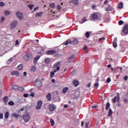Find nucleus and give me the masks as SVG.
<instances>
[{"label":"nucleus","mask_w":128,"mask_h":128,"mask_svg":"<svg viewBox=\"0 0 128 128\" xmlns=\"http://www.w3.org/2000/svg\"><path fill=\"white\" fill-rule=\"evenodd\" d=\"M60 62H58L56 63L54 66V72H57L60 70Z\"/></svg>","instance_id":"obj_1"},{"label":"nucleus","mask_w":128,"mask_h":128,"mask_svg":"<svg viewBox=\"0 0 128 128\" xmlns=\"http://www.w3.org/2000/svg\"><path fill=\"white\" fill-rule=\"evenodd\" d=\"M34 84L36 88H40L42 86V80L38 79H36L34 82Z\"/></svg>","instance_id":"obj_2"},{"label":"nucleus","mask_w":128,"mask_h":128,"mask_svg":"<svg viewBox=\"0 0 128 128\" xmlns=\"http://www.w3.org/2000/svg\"><path fill=\"white\" fill-rule=\"evenodd\" d=\"M32 58V54H28L25 55L24 57V60L25 62H28L29 60Z\"/></svg>","instance_id":"obj_3"},{"label":"nucleus","mask_w":128,"mask_h":128,"mask_svg":"<svg viewBox=\"0 0 128 128\" xmlns=\"http://www.w3.org/2000/svg\"><path fill=\"white\" fill-rule=\"evenodd\" d=\"M26 108H22L18 111V114H20V116H23L26 114Z\"/></svg>","instance_id":"obj_4"},{"label":"nucleus","mask_w":128,"mask_h":128,"mask_svg":"<svg viewBox=\"0 0 128 128\" xmlns=\"http://www.w3.org/2000/svg\"><path fill=\"white\" fill-rule=\"evenodd\" d=\"M48 109L50 112H54L56 110V106L54 104H50L48 106Z\"/></svg>","instance_id":"obj_5"},{"label":"nucleus","mask_w":128,"mask_h":128,"mask_svg":"<svg viewBox=\"0 0 128 128\" xmlns=\"http://www.w3.org/2000/svg\"><path fill=\"white\" fill-rule=\"evenodd\" d=\"M122 32H124V34H128V24H124V26L123 28Z\"/></svg>","instance_id":"obj_6"},{"label":"nucleus","mask_w":128,"mask_h":128,"mask_svg":"<svg viewBox=\"0 0 128 128\" xmlns=\"http://www.w3.org/2000/svg\"><path fill=\"white\" fill-rule=\"evenodd\" d=\"M16 16L19 20H20L24 18V15H22V14L20 12H16Z\"/></svg>","instance_id":"obj_7"},{"label":"nucleus","mask_w":128,"mask_h":128,"mask_svg":"<svg viewBox=\"0 0 128 128\" xmlns=\"http://www.w3.org/2000/svg\"><path fill=\"white\" fill-rule=\"evenodd\" d=\"M23 120L26 122H30V116L28 114L25 115L23 117Z\"/></svg>","instance_id":"obj_8"},{"label":"nucleus","mask_w":128,"mask_h":128,"mask_svg":"<svg viewBox=\"0 0 128 128\" xmlns=\"http://www.w3.org/2000/svg\"><path fill=\"white\" fill-rule=\"evenodd\" d=\"M17 24H18V21L16 20L14 21L10 24V28L11 29L14 28L16 26Z\"/></svg>","instance_id":"obj_9"},{"label":"nucleus","mask_w":128,"mask_h":128,"mask_svg":"<svg viewBox=\"0 0 128 128\" xmlns=\"http://www.w3.org/2000/svg\"><path fill=\"white\" fill-rule=\"evenodd\" d=\"M42 106V101H38L36 106V110H40Z\"/></svg>","instance_id":"obj_10"},{"label":"nucleus","mask_w":128,"mask_h":128,"mask_svg":"<svg viewBox=\"0 0 128 128\" xmlns=\"http://www.w3.org/2000/svg\"><path fill=\"white\" fill-rule=\"evenodd\" d=\"M71 40L72 44H74V46H76V44H78V40L76 38H74L73 40Z\"/></svg>","instance_id":"obj_11"},{"label":"nucleus","mask_w":128,"mask_h":128,"mask_svg":"<svg viewBox=\"0 0 128 128\" xmlns=\"http://www.w3.org/2000/svg\"><path fill=\"white\" fill-rule=\"evenodd\" d=\"M12 76H20V74L18 71H12L11 72Z\"/></svg>","instance_id":"obj_12"},{"label":"nucleus","mask_w":128,"mask_h":128,"mask_svg":"<svg viewBox=\"0 0 128 128\" xmlns=\"http://www.w3.org/2000/svg\"><path fill=\"white\" fill-rule=\"evenodd\" d=\"M100 80V79L98 78H97L96 80V83L94 85V88H98L99 84L98 82Z\"/></svg>","instance_id":"obj_13"},{"label":"nucleus","mask_w":128,"mask_h":128,"mask_svg":"<svg viewBox=\"0 0 128 128\" xmlns=\"http://www.w3.org/2000/svg\"><path fill=\"white\" fill-rule=\"evenodd\" d=\"M98 13H94L92 14V18H93V20H97V18H98Z\"/></svg>","instance_id":"obj_14"},{"label":"nucleus","mask_w":128,"mask_h":128,"mask_svg":"<svg viewBox=\"0 0 128 128\" xmlns=\"http://www.w3.org/2000/svg\"><path fill=\"white\" fill-rule=\"evenodd\" d=\"M74 56L72 55L68 58V62H74Z\"/></svg>","instance_id":"obj_15"},{"label":"nucleus","mask_w":128,"mask_h":128,"mask_svg":"<svg viewBox=\"0 0 128 128\" xmlns=\"http://www.w3.org/2000/svg\"><path fill=\"white\" fill-rule=\"evenodd\" d=\"M12 116L16 118H18L20 116V114H18L16 113H12Z\"/></svg>","instance_id":"obj_16"},{"label":"nucleus","mask_w":128,"mask_h":128,"mask_svg":"<svg viewBox=\"0 0 128 128\" xmlns=\"http://www.w3.org/2000/svg\"><path fill=\"white\" fill-rule=\"evenodd\" d=\"M48 54H56V51L54 50H50L46 52Z\"/></svg>","instance_id":"obj_17"},{"label":"nucleus","mask_w":128,"mask_h":128,"mask_svg":"<svg viewBox=\"0 0 128 128\" xmlns=\"http://www.w3.org/2000/svg\"><path fill=\"white\" fill-rule=\"evenodd\" d=\"M72 44V40L70 39L68 40L62 44H65V46H68V44Z\"/></svg>","instance_id":"obj_18"},{"label":"nucleus","mask_w":128,"mask_h":128,"mask_svg":"<svg viewBox=\"0 0 128 128\" xmlns=\"http://www.w3.org/2000/svg\"><path fill=\"white\" fill-rule=\"evenodd\" d=\"M72 4H75V6H78V0H71Z\"/></svg>","instance_id":"obj_19"},{"label":"nucleus","mask_w":128,"mask_h":128,"mask_svg":"<svg viewBox=\"0 0 128 128\" xmlns=\"http://www.w3.org/2000/svg\"><path fill=\"white\" fill-rule=\"evenodd\" d=\"M73 84L75 86H78V81L77 80H74L73 81Z\"/></svg>","instance_id":"obj_20"},{"label":"nucleus","mask_w":128,"mask_h":128,"mask_svg":"<svg viewBox=\"0 0 128 128\" xmlns=\"http://www.w3.org/2000/svg\"><path fill=\"white\" fill-rule=\"evenodd\" d=\"M44 62H45V64H50V59L48 58H46V59H45Z\"/></svg>","instance_id":"obj_21"},{"label":"nucleus","mask_w":128,"mask_h":128,"mask_svg":"<svg viewBox=\"0 0 128 128\" xmlns=\"http://www.w3.org/2000/svg\"><path fill=\"white\" fill-rule=\"evenodd\" d=\"M46 98H48V100H52V95L50 94H48L47 96H46Z\"/></svg>","instance_id":"obj_22"},{"label":"nucleus","mask_w":128,"mask_h":128,"mask_svg":"<svg viewBox=\"0 0 128 128\" xmlns=\"http://www.w3.org/2000/svg\"><path fill=\"white\" fill-rule=\"evenodd\" d=\"M112 10V6H108V8H106V12H110Z\"/></svg>","instance_id":"obj_23"},{"label":"nucleus","mask_w":128,"mask_h":128,"mask_svg":"<svg viewBox=\"0 0 128 128\" xmlns=\"http://www.w3.org/2000/svg\"><path fill=\"white\" fill-rule=\"evenodd\" d=\"M40 56H36L34 58V62H37L38 60H40Z\"/></svg>","instance_id":"obj_24"},{"label":"nucleus","mask_w":128,"mask_h":128,"mask_svg":"<svg viewBox=\"0 0 128 128\" xmlns=\"http://www.w3.org/2000/svg\"><path fill=\"white\" fill-rule=\"evenodd\" d=\"M3 100L4 102L6 103L8 101V96H6L5 97H4Z\"/></svg>","instance_id":"obj_25"},{"label":"nucleus","mask_w":128,"mask_h":128,"mask_svg":"<svg viewBox=\"0 0 128 128\" xmlns=\"http://www.w3.org/2000/svg\"><path fill=\"white\" fill-rule=\"evenodd\" d=\"M9 116H10V112H6L4 114V118H8Z\"/></svg>","instance_id":"obj_26"},{"label":"nucleus","mask_w":128,"mask_h":128,"mask_svg":"<svg viewBox=\"0 0 128 128\" xmlns=\"http://www.w3.org/2000/svg\"><path fill=\"white\" fill-rule=\"evenodd\" d=\"M124 7V4L122 2H120L118 4V8H122Z\"/></svg>","instance_id":"obj_27"},{"label":"nucleus","mask_w":128,"mask_h":128,"mask_svg":"<svg viewBox=\"0 0 128 128\" xmlns=\"http://www.w3.org/2000/svg\"><path fill=\"white\" fill-rule=\"evenodd\" d=\"M18 87L19 86L17 85H13L12 86V88H14V90H18Z\"/></svg>","instance_id":"obj_28"},{"label":"nucleus","mask_w":128,"mask_h":128,"mask_svg":"<svg viewBox=\"0 0 128 128\" xmlns=\"http://www.w3.org/2000/svg\"><path fill=\"white\" fill-rule=\"evenodd\" d=\"M5 20H6V18L4 16H2L1 20L0 21V24H2Z\"/></svg>","instance_id":"obj_29"},{"label":"nucleus","mask_w":128,"mask_h":128,"mask_svg":"<svg viewBox=\"0 0 128 128\" xmlns=\"http://www.w3.org/2000/svg\"><path fill=\"white\" fill-rule=\"evenodd\" d=\"M68 88L66 87L64 88L63 90H62V92H64V94H66V92H68Z\"/></svg>","instance_id":"obj_30"},{"label":"nucleus","mask_w":128,"mask_h":128,"mask_svg":"<svg viewBox=\"0 0 128 128\" xmlns=\"http://www.w3.org/2000/svg\"><path fill=\"white\" fill-rule=\"evenodd\" d=\"M50 122L52 126H54V120L50 119Z\"/></svg>","instance_id":"obj_31"},{"label":"nucleus","mask_w":128,"mask_h":128,"mask_svg":"<svg viewBox=\"0 0 128 128\" xmlns=\"http://www.w3.org/2000/svg\"><path fill=\"white\" fill-rule=\"evenodd\" d=\"M23 68H24V66H22V64H20L18 66V68L19 70H22Z\"/></svg>","instance_id":"obj_32"},{"label":"nucleus","mask_w":128,"mask_h":128,"mask_svg":"<svg viewBox=\"0 0 128 128\" xmlns=\"http://www.w3.org/2000/svg\"><path fill=\"white\" fill-rule=\"evenodd\" d=\"M42 14V12H40L36 14L35 16H36V18H38V16H40Z\"/></svg>","instance_id":"obj_33"},{"label":"nucleus","mask_w":128,"mask_h":128,"mask_svg":"<svg viewBox=\"0 0 128 128\" xmlns=\"http://www.w3.org/2000/svg\"><path fill=\"white\" fill-rule=\"evenodd\" d=\"M36 66H33L31 67V69H30L31 72H36Z\"/></svg>","instance_id":"obj_34"},{"label":"nucleus","mask_w":128,"mask_h":128,"mask_svg":"<svg viewBox=\"0 0 128 128\" xmlns=\"http://www.w3.org/2000/svg\"><path fill=\"white\" fill-rule=\"evenodd\" d=\"M86 22V17H84L82 19V22H80V24H84V22Z\"/></svg>","instance_id":"obj_35"},{"label":"nucleus","mask_w":128,"mask_h":128,"mask_svg":"<svg viewBox=\"0 0 128 128\" xmlns=\"http://www.w3.org/2000/svg\"><path fill=\"white\" fill-rule=\"evenodd\" d=\"M112 114V109H109V112L108 114V116H110Z\"/></svg>","instance_id":"obj_36"},{"label":"nucleus","mask_w":128,"mask_h":128,"mask_svg":"<svg viewBox=\"0 0 128 128\" xmlns=\"http://www.w3.org/2000/svg\"><path fill=\"white\" fill-rule=\"evenodd\" d=\"M50 6L52 8H54L56 7V4L54 3H52L50 4Z\"/></svg>","instance_id":"obj_37"},{"label":"nucleus","mask_w":128,"mask_h":128,"mask_svg":"<svg viewBox=\"0 0 128 128\" xmlns=\"http://www.w3.org/2000/svg\"><path fill=\"white\" fill-rule=\"evenodd\" d=\"M110 106V102H108L106 104V109L107 110H108Z\"/></svg>","instance_id":"obj_38"},{"label":"nucleus","mask_w":128,"mask_h":128,"mask_svg":"<svg viewBox=\"0 0 128 128\" xmlns=\"http://www.w3.org/2000/svg\"><path fill=\"white\" fill-rule=\"evenodd\" d=\"M90 32H87L86 33L85 35H86V37L87 38H90Z\"/></svg>","instance_id":"obj_39"},{"label":"nucleus","mask_w":128,"mask_h":128,"mask_svg":"<svg viewBox=\"0 0 128 128\" xmlns=\"http://www.w3.org/2000/svg\"><path fill=\"white\" fill-rule=\"evenodd\" d=\"M18 90H20V92H24V88L23 87H18Z\"/></svg>","instance_id":"obj_40"},{"label":"nucleus","mask_w":128,"mask_h":128,"mask_svg":"<svg viewBox=\"0 0 128 128\" xmlns=\"http://www.w3.org/2000/svg\"><path fill=\"white\" fill-rule=\"evenodd\" d=\"M4 14H6V16H8L10 14V11L6 10V11H4Z\"/></svg>","instance_id":"obj_41"},{"label":"nucleus","mask_w":128,"mask_h":128,"mask_svg":"<svg viewBox=\"0 0 128 128\" xmlns=\"http://www.w3.org/2000/svg\"><path fill=\"white\" fill-rule=\"evenodd\" d=\"M28 6L29 8L31 10H32V8H34V4H30V5H28Z\"/></svg>","instance_id":"obj_42"},{"label":"nucleus","mask_w":128,"mask_h":128,"mask_svg":"<svg viewBox=\"0 0 128 128\" xmlns=\"http://www.w3.org/2000/svg\"><path fill=\"white\" fill-rule=\"evenodd\" d=\"M113 46L114 48H116V46H118V44H116V42H113Z\"/></svg>","instance_id":"obj_43"},{"label":"nucleus","mask_w":128,"mask_h":128,"mask_svg":"<svg viewBox=\"0 0 128 128\" xmlns=\"http://www.w3.org/2000/svg\"><path fill=\"white\" fill-rule=\"evenodd\" d=\"M50 78H54V72H52L50 74Z\"/></svg>","instance_id":"obj_44"},{"label":"nucleus","mask_w":128,"mask_h":128,"mask_svg":"<svg viewBox=\"0 0 128 128\" xmlns=\"http://www.w3.org/2000/svg\"><path fill=\"white\" fill-rule=\"evenodd\" d=\"M112 100L114 103L116 102V96H114V98Z\"/></svg>","instance_id":"obj_45"},{"label":"nucleus","mask_w":128,"mask_h":128,"mask_svg":"<svg viewBox=\"0 0 128 128\" xmlns=\"http://www.w3.org/2000/svg\"><path fill=\"white\" fill-rule=\"evenodd\" d=\"M8 104H10V106H14V103L12 101H11L8 102Z\"/></svg>","instance_id":"obj_46"},{"label":"nucleus","mask_w":128,"mask_h":128,"mask_svg":"<svg viewBox=\"0 0 128 128\" xmlns=\"http://www.w3.org/2000/svg\"><path fill=\"white\" fill-rule=\"evenodd\" d=\"M4 118V114L2 113L0 114V119L2 120Z\"/></svg>","instance_id":"obj_47"},{"label":"nucleus","mask_w":128,"mask_h":128,"mask_svg":"<svg viewBox=\"0 0 128 128\" xmlns=\"http://www.w3.org/2000/svg\"><path fill=\"white\" fill-rule=\"evenodd\" d=\"M106 82L108 84H109V82H110V78H108L107 80H106Z\"/></svg>","instance_id":"obj_48"},{"label":"nucleus","mask_w":128,"mask_h":128,"mask_svg":"<svg viewBox=\"0 0 128 128\" xmlns=\"http://www.w3.org/2000/svg\"><path fill=\"white\" fill-rule=\"evenodd\" d=\"M122 24H124V21L120 20L118 22V24H120V26H122Z\"/></svg>","instance_id":"obj_49"},{"label":"nucleus","mask_w":128,"mask_h":128,"mask_svg":"<svg viewBox=\"0 0 128 128\" xmlns=\"http://www.w3.org/2000/svg\"><path fill=\"white\" fill-rule=\"evenodd\" d=\"M57 10H62V7H60V6L58 5V6H57Z\"/></svg>","instance_id":"obj_50"},{"label":"nucleus","mask_w":128,"mask_h":128,"mask_svg":"<svg viewBox=\"0 0 128 128\" xmlns=\"http://www.w3.org/2000/svg\"><path fill=\"white\" fill-rule=\"evenodd\" d=\"M0 6H4V3L3 2H0Z\"/></svg>","instance_id":"obj_51"},{"label":"nucleus","mask_w":128,"mask_h":128,"mask_svg":"<svg viewBox=\"0 0 128 128\" xmlns=\"http://www.w3.org/2000/svg\"><path fill=\"white\" fill-rule=\"evenodd\" d=\"M10 62H12V58H11L10 60H9L8 61L7 64H10Z\"/></svg>","instance_id":"obj_52"},{"label":"nucleus","mask_w":128,"mask_h":128,"mask_svg":"<svg viewBox=\"0 0 128 128\" xmlns=\"http://www.w3.org/2000/svg\"><path fill=\"white\" fill-rule=\"evenodd\" d=\"M23 96H24V98H28V94H24Z\"/></svg>","instance_id":"obj_53"},{"label":"nucleus","mask_w":128,"mask_h":128,"mask_svg":"<svg viewBox=\"0 0 128 128\" xmlns=\"http://www.w3.org/2000/svg\"><path fill=\"white\" fill-rule=\"evenodd\" d=\"M87 50H88V46H84V52H86Z\"/></svg>","instance_id":"obj_54"},{"label":"nucleus","mask_w":128,"mask_h":128,"mask_svg":"<svg viewBox=\"0 0 128 128\" xmlns=\"http://www.w3.org/2000/svg\"><path fill=\"white\" fill-rule=\"evenodd\" d=\"M128 77L127 76L124 77V80H128Z\"/></svg>","instance_id":"obj_55"},{"label":"nucleus","mask_w":128,"mask_h":128,"mask_svg":"<svg viewBox=\"0 0 128 128\" xmlns=\"http://www.w3.org/2000/svg\"><path fill=\"white\" fill-rule=\"evenodd\" d=\"M118 99H117V102H120V96H118Z\"/></svg>","instance_id":"obj_56"},{"label":"nucleus","mask_w":128,"mask_h":128,"mask_svg":"<svg viewBox=\"0 0 128 128\" xmlns=\"http://www.w3.org/2000/svg\"><path fill=\"white\" fill-rule=\"evenodd\" d=\"M89 124H90V123H86V128H88Z\"/></svg>","instance_id":"obj_57"},{"label":"nucleus","mask_w":128,"mask_h":128,"mask_svg":"<svg viewBox=\"0 0 128 128\" xmlns=\"http://www.w3.org/2000/svg\"><path fill=\"white\" fill-rule=\"evenodd\" d=\"M30 96H34V93H31L30 94Z\"/></svg>","instance_id":"obj_58"},{"label":"nucleus","mask_w":128,"mask_h":128,"mask_svg":"<svg viewBox=\"0 0 128 128\" xmlns=\"http://www.w3.org/2000/svg\"><path fill=\"white\" fill-rule=\"evenodd\" d=\"M16 45H18V44H20L18 43V40H16Z\"/></svg>","instance_id":"obj_59"},{"label":"nucleus","mask_w":128,"mask_h":128,"mask_svg":"<svg viewBox=\"0 0 128 128\" xmlns=\"http://www.w3.org/2000/svg\"><path fill=\"white\" fill-rule=\"evenodd\" d=\"M108 0H105L104 2V4H108Z\"/></svg>","instance_id":"obj_60"},{"label":"nucleus","mask_w":128,"mask_h":128,"mask_svg":"<svg viewBox=\"0 0 128 128\" xmlns=\"http://www.w3.org/2000/svg\"><path fill=\"white\" fill-rule=\"evenodd\" d=\"M36 10H38V7H36L34 8V10L32 12H34Z\"/></svg>","instance_id":"obj_61"},{"label":"nucleus","mask_w":128,"mask_h":128,"mask_svg":"<svg viewBox=\"0 0 128 128\" xmlns=\"http://www.w3.org/2000/svg\"><path fill=\"white\" fill-rule=\"evenodd\" d=\"M27 74H28L26 73V72H24V76H26Z\"/></svg>","instance_id":"obj_62"},{"label":"nucleus","mask_w":128,"mask_h":128,"mask_svg":"<svg viewBox=\"0 0 128 128\" xmlns=\"http://www.w3.org/2000/svg\"><path fill=\"white\" fill-rule=\"evenodd\" d=\"M102 40H104V37L99 38L98 40L99 42H100Z\"/></svg>","instance_id":"obj_63"},{"label":"nucleus","mask_w":128,"mask_h":128,"mask_svg":"<svg viewBox=\"0 0 128 128\" xmlns=\"http://www.w3.org/2000/svg\"><path fill=\"white\" fill-rule=\"evenodd\" d=\"M64 108H68V104H65V105L64 106Z\"/></svg>","instance_id":"obj_64"}]
</instances>
